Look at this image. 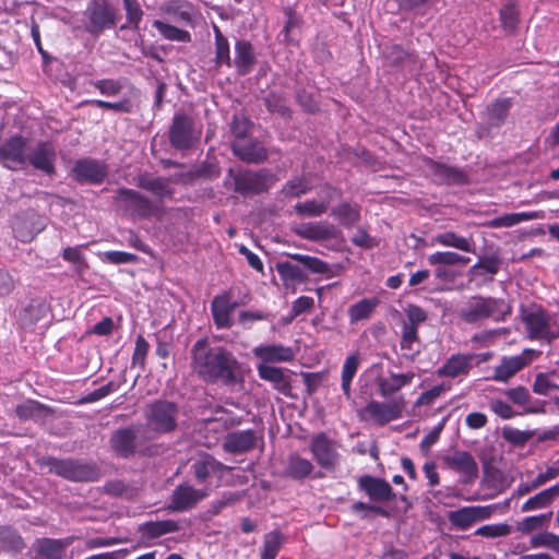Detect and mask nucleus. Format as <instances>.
I'll return each mask as SVG.
<instances>
[{"label": "nucleus", "instance_id": "nucleus-1", "mask_svg": "<svg viewBox=\"0 0 559 559\" xmlns=\"http://www.w3.org/2000/svg\"><path fill=\"white\" fill-rule=\"evenodd\" d=\"M190 354V366L204 382L233 388L242 381V365L225 346L211 345L203 337L193 344Z\"/></svg>", "mask_w": 559, "mask_h": 559}, {"label": "nucleus", "instance_id": "nucleus-49", "mask_svg": "<svg viewBox=\"0 0 559 559\" xmlns=\"http://www.w3.org/2000/svg\"><path fill=\"white\" fill-rule=\"evenodd\" d=\"M263 103L270 112L277 114L283 118L292 117V109L287 106L286 97L283 94L272 91L263 98Z\"/></svg>", "mask_w": 559, "mask_h": 559}, {"label": "nucleus", "instance_id": "nucleus-12", "mask_svg": "<svg viewBox=\"0 0 559 559\" xmlns=\"http://www.w3.org/2000/svg\"><path fill=\"white\" fill-rule=\"evenodd\" d=\"M28 140L22 135H14L0 144V159L5 168L17 170L27 160Z\"/></svg>", "mask_w": 559, "mask_h": 559}, {"label": "nucleus", "instance_id": "nucleus-46", "mask_svg": "<svg viewBox=\"0 0 559 559\" xmlns=\"http://www.w3.org/2000/svg\"><path fill=\"white\" fill-rule=\"evenodd\" d=\"M276 270L285 283H304L308 280L305 271L298 264H294L290 261L277 262Z\"/></svg>", "mask_w": 559, "mask_h": 559}, {"label": "nucleus", "instance_id": "nucleus-24", "mask_svg": "<svg viewBox=\"0 0 559 559\" xmlns=\"http://www.w3.org/2000/svg\"><path fill=\"white\" fill-rule=\"evenodd\" d=\"M231 151L242 162L260 164L267 158L266 148L257 140L239 139L231 143Z\"/></svg>", "mask_w": 559, "mask_h": 559}, {"label": "nucleus", "instance_id": "nucleus-52", "mask_svg": "<svg viewBox=\"0 0 559 559\" xmlns=\"http://www.w3.org/2000/svg\"><path fill=\"white\" fill-rule=\"evenodd\" d=\"M359 367L358 355H350L346 358L342 368V390L347 399H350V383Z\"/></svg>", "mask_w": 559, "mask_h": 559}, {"label": "nucleus", "instance_id": "nucleus-4", "mask_svg": "<svg viewBox=\"0 0 559 559\" xmlns=\"http://www.w3.org/2000/svg\"><path fill=\"white\" fill-rule=\"evenodd\" d=\"M274 183V176L267 170L229 168L224 186L242 197L260 194Z\"/></svg>", "mask_w": 559, "mask_h": 559}, {"label": "nucleus", "instance_id": "nucleus-25", "mask_svg": "<svg viewBox=\"0 0 559 559\" xmlns=\"http://www.w3.org/2000/svg\"><path fill=\"white\" fill-rule=\"evenodd\" d=\"M238 307L237 301L231 300L229 293L216 295L211 302V311L215 325L218 329H229L233 325L231 313Z\"/></svg>", "mask_w": 559, "mask_h": 559}, {"label": "nucleus", "instance_id": "nucleus-27", "mask_svg": "<svg viewBox=\"0 0 559 559\" xmlns=\"http://www.w3.org/2000/svg\"><path fill=\"white\" fill-rule=\"evenodd\" d=\"M73 540V536L61 539L40 538L36 540L35 551L39 559H63Z\"/></svg>", "mask_w": 559, "mask_h": 559}, {"label": "nucleus", "instance_id": "nucleus-19", "mask_svg": "<svg viewBox=\"0 0 559 559\" xmlns=\"http://www.w3.org/2000/svg\"><path fill=\"white\" fill-rule=\"evenodd\" d=\"M539 354L540 353L535 349L526 348L523 350L522 355L503 357L500 365L495 368L492 379L496 381L507 382L521 369L527 366L532 361L533 357H537Z\"/></svg>", "mask_w": 559, "mask_h": 559}, {"label": "nucleus", "instance_id": "nucleus-20", "mask_svg": "<svg viewBox=\"0 0 559 559\" xmlns=\"http://www.w3.org/2000/svg\"><path fill=\"white\" fill-rule=\"evenodd\" d=\"M491 513L490 507H463L459 510L450 511L448 513V520L452 526L459 530H467L476 522L489 519Z\"/></svg>", "mask_w": 559, "mask_h": 559}, {"label": "nucleus", "instance_id": "nucleus-40", "mask_svg": "<svg viewBox=\"0 0 559 559\" xmlns=\"http://www.w3.org/2000/svg\"><path fill=\"white\" fill-rule=\"evenodd\" d=\"M48 306L44 300H31L22 310L20 320L24 328H32L47 317Z\"/></svg>", "mask_w": 559, "mask_h": 559}, {"label": "nucleus", "instance_id": "nucleus-31", "mask_svg": "<svg viewBox=\"0 0 559 559\" xmlns=\"http://www.w3.org/2000/svg\"><path fill=\"white\" fill-rule=\"evenodd\" d=\"M254 357L261 359L263 362H286L292 361L295 354L290 347L272 344V345H260L252 349Z\"/></svg>", "mask_w": 559, "mask_h": 559}, {"label": "nucleus", "instance_id": "nucleus-48", "mask_svg": "<svg viewBox=\"0 0 559 559\" xmlns=\"http://www.w3.org/2000/svg\"><path fill=\"white\" fill-rule=\"evenodd\" d=\"M51 408L33 400L20 404L15 408L16 416L22 420L33 419L43 415L51 414Z\"/></svg>", "mask_w": 559, "mask_h": 559}, {"label": "nucleus", "instance_id": "nucleus-8", "mask_svg": "<svg viewBox=\"0 0 559 559\" xmlns=\"http://www.w3.org/2000/svg\"><path fill=\"white\" fill-rule=\"evenodd\" d=\"M502 306V299L476 295L460 309L459 316L465 323L473 324L500 313Z\"/></svg>", "mask_w": 559, "mask_h": 559}, {"label": "nucleus", "instance_id": "nucleus-47", "mask_svg": "<svg viewBox=\"0 0 559 559\" xmlns=\"http://www.w3.org/2000/svg\"><path fill=\"white\" fill-rule=\"evenodd\" d=\"M554 515L552 511L538 515H531L518 522L516 530L522 534H530L534 531L546 528Z\"/></svg>", "mask_w": 559, "mask_h": 559}, {"label": "nucleus", "instance_id": "nucleus-30", "mask_svg": "<svg viewBox=\"0 0 559 559\" xmlns=\"http://www.w3.org/2000/svg\"><path fill=\"white\" fill-rule=\"evenodd\" d=\"M135 185L159 199L171 197L174 191L170 188L169 178L154 177L148 173H141L134 178Z\"/></svg>", "mask_w": 559, "mask_h": 559}, {"label": "nucleus", "instance_id": "nucleus-33", "mask_svg": "<svg viewBox=\"0 0 559 559\" xmlns=\"http://www.w3.org/2000/svg\"><path fill=\"white\" fill-rule=\"evenodd\" d=\"M365 412L381 425L397 419L401 416V409L395 402L381 403L371 401L366 405Z\"/></svg>", "mask_w": 559, "mask_h": 559}, {"label": "nucleus", "instance_id": "nucleus-61", "mask_svg": "<svg viewBox=\"0 0 559 559\" xmlns=\"http://www.w3.org/2000/svg\"><path fill=\"white\" fill-rule=\"evenodd\" d=\"M510 533L511 526L507 523L487 524L475 531V535L487 538L508 536Z\"/></svg>", "mask_w": 559, "mask_h": 559}, {"label": "nucleus", "instance_id": "nucleus-2", "mask_svg": "<svg viewBox=\"0 0 559 559\" xmlns=\"http://www.w3.org/2000/svg\"><path fill=\"white\" fill-rule=\"evenodd\" d=\"M36 463L39 467L47 468L48 473L74 483H91L100 478V468L97 464L82 459L45 455L38 457Z\"/></svg>", "mask_w": 559, "mask_h": 559}, {"label": "nucleus", "instance_id": "nucleus-28", "mask_svg": "<svg viewBox=\"0 0 559 559\" xmlns=\"http://www.w3.org/2000/svg\"><path fill=\"white\" fill-rule=\"evenodd\" d=\"M257 436L251 429L228 433L224 440V449L231 454H241L255 448Z\"/></svg>", "mask_w": 559, "mask_h": 559}, {"label": "nucleus", "instance_id": "nucleus-59", "mask_svg": "<svg viewBox=\"0 0 559 559\" xmlns=\"http://www.w3.org/2000/svg\"><path fill=\"white\" fill-rule=\"evenodd\" d=\"M328 202H319L317 200H308L297 203L294 209L298 215L316 217L320 216L328 210Z\"/></svg>", "mask_w": 559, "mask_h": 559}, {"label": "nucleus", "instance_id": "nucleus-64", "mask_svg": "<svg viewBox=\"0 0 559 559\" xmlns=\"http://www.w3.org/2000/svg\"><path fill=\"white\" fill-rule=\"evenodd\" d=\"M559 390V384L554 382L549 374L538 373L533 384V391L539 395H548L551 391Z\"/></svg>", "mask_w": 559, "mask_h": 559}, {"label": "nucleus", "instance_id": "nucleus-22", "mask_svg": "<svg viewBox=\"0 0 559 559\" xmlns=\"http://www.w3.org/2000/svg\"><path fill=\"white\" fill-rule=\"evenodd\" d=\"M358 488L372 501H391L396 498L391 485L383 478L371 475H362L358 479Z\"/></svg>", "mask_w": 559, "mask_h": 559}, {"label": "nucleus", "instance_id": "nucleus-21", "mask_svg": "<svg viewBox=\"0 0 559 559\" xmlns=\"http://www.w3.org/2000/svg\"><path fill=\"white\" fill-rule=\"evenodd\" d=\"M207 496L205 490L195 489L190 485H178L171 493L169 510L182 512L197 506L199 501Z\"/></svg>", "mask_w": 559, "mask_h": 559}, {"label": "nucleus", "instance_id": "nucleus-32", "mask_svg": "<svg viewBox=\"0 0 559 559\" xmlns=\"http://www.w3.org/2000/svg\"><path fill=\"white\" fill-rule=\"evenodd\" d=\"M474 358V354L453 355L438 369L437 373L439 377L448 378L465 376L472 369Z\"/></svg>", "mask_w": 559, "mask_h": 559}, {"label": "nucleus", "instance_id": "nucleus-51", "mask_svg": "<svg viewBox=\"0 0 559 559\" xmlns=\"http://www.w3.org/2000/svg\"><path fill=\"white\" fill-rule=\"evenodd\" d=\"M153 27H155L159 34L168 40L181 43H189L191 40V35L188 31L180 29L159 20H155L153 22Z\"/></svg>", "mask_w": 559, "mask_h": 559}, {"label": "nucleus", "instance_id": "nucleus-62", "mask_svg": "<svg viewBox=\"0 0 559 559\" xmlns=\"http://www.w3.org/2000/svg\"><path fill=\"white\" fill-rule=\"evenodd\" d=\"M533 547H546L559 555V535L551 532H544L531 539Z\"/></svg>", "mask_w": 559, "mask_h": 559}, {"label": "nucleus", "instance_id": "nucleus-6", "mask_svg": "<svg viewBox=\"0 0 559 559\" xmlns=\"http://www.w3.org/2000/svg\"><path fill=\"white\" fill-rule=\"evenodd\" d=\"M521 319L524 323L527 338L545 341L548 344L559 338V330L552 329L551 318L542 307L532 306L523 309Z\"/></svg>", "mask_w": 559, "mask_h": 559}, {"label": "nucleus", "instance_id": "nucleus-57", "mask_svg": "<svg viewBox=\"0 0 559 559\" xmlns=\"http://www.w3.org/2000/svg\"><path fill=\"white\" fill-rule=\"evenodd\" d=\"M378 305L377 299H362L348 309L350 322L368 319Z\"/></svg>", "mask_w": 559, "mask_h": 559}, {"label": "nucleus", "instance_id": "nucleus-18", "mask_svg": "<svg viewBox=\"0 0 559 559\" xmlns=\"http://www.w3.org/2000/svg\"><path fill=\"white\" fill-rule=\"evenodd\" d=\"M443 462L452 471L461 474L463 484H472L478 477V465L473 455L467 451H455L445 455Z\"/></svg>", "mask_w": 559, "mask_h": 559}, {"label": "nucleus", "instance_id": "nucleus-34", "mask_svg": "<svg viewBox=\"0 0 559 559\" xmlns=\"http://www.w3.org/2000/svg\"><path fill=\"white\" fill-rule=\"evenodd\" d=\"M557 498H559V484L544 489L528 498L522 504L521 511L525 513L549 508Z\"/></svg>", "mask_w": 559, "mask_h": 559}, {"label": "nucleus", "instance_id": "nucleus-43", "mask_svg": "<svg viewBox=\"0 0 559 559\" xmlns=\"http://www.w3.org/2000/svg\"><path fill=\"white\" fill-rule=\"evenodd\" d=\"M511 105L510 98H500L488 105L486 108V118L488 123L492 127H500L504 123Z\"/></svg>", "mask_w": 559, "mask_h": 559}, {"label": "nucleus", "instance_id": "nucleus-7", "mask_svg": "<svg viewBox=\"0 0 559 559\" xmlns=\"http://www.w3.org/2000/svg\"><path fill=\"white\" fill-rule=\"evenodd\" d=\"M143 430L144 425L141 424L117 429L110 437V448L120 457L134 456L142 443L151 440L147 435L143 437Z\"/></svg>", "mask_w": 559, "mask_h": 559}, {"label": "nucleus", "instance_id": "nucleus-15", "mask_svg": "<svg viewBox=\"0 0 559 559\" xmlns=\"http://www.w3.org/2000/svg\"><path fill=\"white\" fill-rule=\"evenodd\" d=\"M407 320L403 322L401 335V348L412 350L413 344L419 341L418 326L428 319V313L417 305H408L405 308Z\"/></svg>", "mask_w": 559, "mask_h": 559}, {"label": "nucleus", "instance_id": "nucleus-37", "mask_svg": "<svg viewBox=\"0 0 559 559\" xmlns=\"http://www.w3.org/2000/svg\"><path fill=\"white\" fill-rule=\"evenodd\" d=\"M331 215L335 217L342 226L350 228L360 221V206L358 204L343 202L331 210Z\"/></svg>", "mask_w": 559, "mask_h": 559}, {"label": "nucleus", "instance_id": "nucleus-53", "mask_svg": "<svg viewBox=\"0 0 559 559\" xmlns=\"http://www.w3.org/2000/svg\"><path fill=\"white\" fill-rule=\"evenodd\" d=\"M284 542V536L278 531H273L264 536L261 559H275Z\"/></svg>", "mask_w": 559, "mask_h": 559}, {"label": "nucleus", "instance_id": "nucleus-11", "mask_svg": "<svg viewBox=\"0 0 559 559\" xmlns=\"http://www.w3.org/2000/svg\"><path fill=\"white\" fill-rule=\"evenodd\" d=\"M86 15V31L91 34H100L116 25L115 9L107 0H93L87 7Z\"/></svg>", "mask_w": 559, "mask_h": 559}, {"label": "nucleus", "instance_id": "nucleus-56", "mask_svg": "<svg viewBox=\"0 0 559 559\" xmlns=\"http://www.w3.org/2000/svg\"><path fill=\"white\" fill-rule=\"evenodd\" d=\"M35 218L34 213H26L23 216L15 217L13 222V230L16 234V237L23 241H31L35 234L38 233V228H27L26 224L32 222Z\"/></svg>", "mask_w": 559, "mask_h": 559}, {"label": "nucleus", "instance_id": "nucleus-3", "mask_svg": "<svg viewBox=\"0 0 559 559\" xmlns=\"http://www.w3.org/2000/svg\"><path fill=\"white\" fill-rule=\"evenodd\" d=\"M145 426L143 437L150 436V439L163 435H170L178 428L179 407L168 400H155L144 407Z\"/></svg>", "mask_w": 559, "mask_h": 559}, {"label": "nucleus", "instance_id": "nucleus-63", "mask_svg": "<svg viewBox=\"0 0 559 559\" xmlns=\"http://www.w3.org/2000/svg\"><path fill=\"white\" fill-rule=\"evenodd\" d=\"M295 99L306 114H316L319 111V105L313 95L305 88H298L296 91Z\"/></svg>", "mask_w": 559, "mask_h": 559}, {"label": "nucleus", "instance_id": "nucleus-23", "mask_svg": "<svg viewBox=\"0 0 559 559\" xmlns=\"http://www.w3.org/2000/svg\"><path fill=\"white\" fill-rule=\"evenodd\" d=\"M295 233L310 241H326L341 236V231L328 222L302 223L295 228Z\"/></svg>", "mask_w": 559, "mask_h": 559}, {"label": "nucleus", "instance_id": "nucleus-42", "mask_svg": "<svg viewBox=\"0 0 559 559\" xmlns=\"http://www.w3.org/2000/svg\"><path fill=\"white\" fill-rule=\"evenodd\" d=\"M163 13L173 15L178 21L191 23L193 16V5L185 0H168L160 5Z\"/></svg>", "mask_w": 559, "mask_h": 559}, {"label": "nucleus", "instance_id": "nucleus-26", "mask_svg": "<svg viewBox=\"0 0 559 559\" xmlns=\"http://www.w3.org/2000/svg\"><path fill=\"white\" fill-rule=\"evenodd\" d=\"M258 374L262 380L273 383L276 391L285 396L292 397V380L285 369L270 366L267 364H260L257 367Z\"/></svg>", "mask_w": 559, "mask_h": 559}, {"label": "nucleus", "instance_id": "nucleus-9", "mask_svg": "<svg viewBox=\"0 0 559 559\" xmlns=\"http://www.w3.org/2000/svg\"><path fill=\"white\" fill-rule=\"evenodd\" d=\"M108 176V165L92 157L76 159L71 169V177L80 185H99Z\"/></svg>", "mask_w": 559, "mask_h": 559}, {"label": "nucleus", "instance_id": "nucleus-58", "mask_svg": "<svg viewBox=\"0 0 559 559\" xmlns=\"http://www.w3.org/2000/svg\"><path fill=\"white\" fill-rule=\"evenodd\" d=\"M289 257L312 273L323 274L330 271V265L316 257L306 254H289Z\"/></svg>", "mask_w": 559, "mask_h": 559}, {"label": "nucleus", "instance_id": "nucleus-45", "mask_svg": "<svg viewBox=\"0 0 559 559\" xmlns=\"http://www.w3.org/2000/svg\"><path fill=\"white\" fill-rule=\"evenodd\" d=\"M219 467L221 463L209 454L200 456L191 465L194 477L199 481H205L210 475L215 473Z\"/></svg>", "mask_w": 559, "mask_h": 559}, {"label": "nucleus", "instance_id": "nucleus-29", "mask_svg": "<svg viewBox=\"0 0 559 559\" xmlns=\"http://www.w3.org/2000/svg\"><path fill=\"white\" fill-rule=\"evenodd\" d=\"M257 62L253 46L250 41L240 39L235 44V58L234 63L239 75H247L250 73Z\"/></svg>", "mask_w": 559, "mask_h": 559}, {"label": "nucleus", "instance_id": "nucleus-36", "mask_svg": "<svg viewBox=\"0 0 559 559\" xmlns=\"http://www.w3.org/2000/svg\"><path fill=\"white\" fill-rule=\"evenodd\" d=\"M313 468L314 466L309 460L294 453L287 459L285 474L292 479L301 480L308 477L312 473Z\"/></svg>", "mask_w": 559, "mask_h": 559}, {"label": "nucleus", "instance_id": "nucleus-60", "mask_svg": "<svg viewBox=\"0 0 559 559\" xmlns=\"http://www.w3.org/2000/svg\"><path fill=\"white\" fill-rule=\"evenodd\" d=\"M251 129L250 120L242 114H235L230 123V131L235 140L247 139Z\"/></svg>", "mask_w": 559, "mask_h": 559}, {"label": "nucleus", "instance_id": "nucleus-16", "mask_svg": "<svg viewBox=\"0 0 559 559\" xmlns=\"http://www.w3.org/2000/svg\"><path fill=\"white\" fill-rule=\"evenodd\" d=\"M56 159L55 145L49 141H39L28 150L26 163L45 175L52 176L56 174Z\"/></svg>", "mask_w": 559, "mask_h": 559}, {"label": "nucleus", "instance_id": "nucleus-39", "mask_svg": "<svg viewBox=\"0 0 559 559\" xmlns=\"http://www.w3.org/2000/svg\"><path fill=\"white\" fill-rule=\"evenodd\" d=\"M414 379V373H391L389 379H379L378 385L380 394L383 397H390L403 386L409 384Z\"/></svg>", "mask_w": 559, "mask_h": 559}, {"label": "nucleus", "instance_id": "nucleus-38", "mask_svg": "<svg viewBox=\"0 0 559 559\" xmlns=\"http://www.w3.org/2000/svg\"><path fill=\"white\" fill-rule=\"evenodd\" d=\"M179 531V525L175 520L150 521L139 526V532L147 539H154L168 533Z\"/></svg>", "mask_w": 559, "mask_h": 559}, {"label": "nucleus", "instance_id": "nucleus-17", "mask_svg": "<svg viewBox=\"0 0 559 559\" xmlns=\"http://www.w3.org/2000/svg\"><path fill=\"white\" fill-rule=\"evenodd\" d=\"M425 164L439 185L461 186L468 182L467 174L455 166H450L432 158H426Z\"/></svg>", "mask_w": 559, "mask_h": 559}, {"label": "nucleus", "instance_id": "nucleus-5", "mask_svg": "<svg viewBox=\"0 0 559 559\" xmlns=\"http://www.w3.org/2000/svg\"><path fill=\"white\" fill-rule=\"evenodd\" d=\"M202 129L194 119L185 114L176 112L168 128V140L171 147L177 151H188L200 140Z\"/></svg>", "mask_w": 559, "mask_h": 559}, {"label": "nucleus", "instance_id": "nucleus-54", "mask_svg": "<svg viewBox=\"0 0 559 559\" xmlns=\"http://www.w3.org/2000/svg\"><path fill=\"white\" fill-rule=\"evenodd\" d=\"M311 190L310 180L306 176H297L288 180L283 189L282 193L288 198H299Z\"/></svg>", "mask_w": 559, "mask_h": 559}, {"label": "nucleus", "instance_id": "nucleus-35", "mask_svg": "<svg viewBox=\"0 0 559 559\" xmlns=\"http://www.w3.org/2000/svg\"><path fill=\"white\" fill-rule=\"evenodd\" d=\"M25 548L21 534L12 526H0V551L19 554Z\"/></svg>", "mask_w": 559, "mask_h": 559}, {"label": "nucleus", "instance_id": "nucleus-10", "mask_svg": "<svg viewBox=\"0 0 559 559\" xmlns=\"http://www.w3.org/2000/svg\"><path fill=\"white\" fill-rule=\"evenodd\" d=\"M114 201L132 217L146 218L153 213L152 201L133 189L119 188Z\"/></svg>", "mask_w": 559, "mask_h": 559}, {"label": "nucleus", "instance_id": "nucleus-14", "mask_svg": "<svg viewBox=\"0 0 559 559\" xmlns=\"http://www.w3.org/2000/svg\"><path fill=\"white\" fill-rule=\"evenodd\" d=\"M501 264L502 259L497 251L491 254L480 255L478 261L467 272L469 282L475 281L477 287L492 283L493 276L499 272Z\"/></svg>", "mask_w": 559, "mask_h": 559}, {"label": "nucleus", "instance_id": "nucleus-55", "mask_svg": "<svg viewBox=\"0 0 559 559\" xmlns=\"http://www.w3.org/2000/svg\"><path fill=\"white\" fill-rule=\"evenodd\" d=\"M385 58L392 66H405L416 62V56L413 51L405 50L399 45H392L386 48Z\"/></svg>", "mask_w": 559, "mask_h": 559}, {"label": "nucleus", "instance_id": "nucleus-44", "mask_svg": "<svg viewBox=\"0 0 559 559\" xmlns=\"http://www.w3.org/2000/svg\"><path fill=\"white\" fill-rule=\"evenodd\" d=\"M500 25L507 34H515L520 23V10L515 3L504 4L499 11Z\"/></svg>", "mask_w": 559, "mask_h": 559}, {"label": "nucleus", "instance_id": "nucleus-41", "mask_svg": "<svg viewBox=\"0 0 559 559\" xmlns=\"http://www.w3.org/2000/svg\"><path fill=\"white\" fill-rule=\"evenodd\" d=\"M433 242L444 247H452L464 252L474 251V241L471 238L460 236L451 230L436 235Z\"/></svg>", "mask_w": 559, "mask_h": 559}, {"label": "nucleus", "instance_id": "nucleus-50", "mask_svg": "<svg viewBox=\"0 0 559 559\" xmlns=\"http://www.w3.org/2000/svg\"><path fill=\"white\" fill-rule=\"evenodd\" d=\"M469 262V258L459 254L453 251H438L428 257L430 265L452 266L465 265Z\"/></svg>", "mask_w": 559, "mask_h": 559}, {"label": "nucleus", "instance_id": "nucleus-13", "mask_svg": "<svg viewBox=\"0 0 559 559\" xmlns=\"http://www.w3.org/2000/svg\"><path fill=\"white\" fill-rule=\"evenodd\" d=\"M310 451L318 465L326 471L334 469L338 464L340 454L336 443L324 432H320L311 438Z\"/></svg>", "mask_w": 559, "mask_h": 559}]
</instances>
